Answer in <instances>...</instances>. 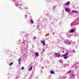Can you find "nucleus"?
Segmentation results:
<instances>
[{
	"mask_svg": "<svg viewBox=\"0 0 79 79\" xmlns=\"http://www.w3.org/2000/svg\"><path fill=\"white\" fill-rule=\"evenodd\" d=\"M37 27H40V26L39 25H37Z\"/></svg>",
	"mask_w": 79,
	"mask_h": 79,
	"instance_id": "6ab92c4d",
	"label": "nucleus"
},
{
	"mask_svg": "<svg viewBox=\"0 0 79 79\" xmlns=\"http://www.w3.org/2000/svg\"><path fill=\"white\" fill-rule=\"evenodd\" d=\"M72 12V13H78V11L76 10H73Z\"/></svg>",
	"mask_w": 79,
	"mask_h": 79,
	"instance_id": "f03ea898",
	"label": "nucleus"
},
{
	"mask_svg": "<svg viewBox=\"0 0 79 79\" xmlns=\"http://www.w3.org/2000/svg\"><path fill=\"white\" fill-rule=\"evenodd\" d=\"M41 43L43 44V46H45V41H41Z\"/></svg>",
	"mask_w": 79,
	"mask_h": 79,
	"instance_id": "f257e3e1",
	"label": "nucleus"
},
{
	"mask_svg": "<svg viewBox=\"0 0 79 79\" xmlns=\"http://www.w3.org/2000/svg\"><path fill=\"white\" fill-rule=\"evenodd\" d=\"M35 56H39V54L38 52H35Z\"/></svg>",
	"mask_w": 79,
	"mask_h": 79,
	"instance_id": "7ed1b4c3",
	"label": "nucleus"
},
{
	"mask_svg": "<svg viewBox=\"0 0 79 79\" xmlns=\"http://www.w3.org/2000/svg\"><path fill=\"white\" fill-rule=\"evenodd\" d=\"M64 59H66L68 58V56H65L64 57Z\"/></svg>",
	"mask_w": 79,
	"mask_h": 79,
	"instance_id": "f8f14e48",
	"label": "nucleus"
},
{
	"mask_svg": "<svg viewBox=\"0 0 79 79\" xmlns=\"http://www.w3.org/2000/svg\"><path fill=\"white\" fill-rule=\"evenodd\" d=\"M36 39V38H35V36H34V39L35 40V39Z\"/></svg>",
	"mask_w": 79,
	"mask_h": 79,
	"instance_id": "f3484780",
	"label": "nucleus"
},
{
	"mask_svg": "<svg viewBox=\"0 0 79 79\" xmlns=\"http://www.w3.org/2000/svg\"><path fill=\"white\" fill-rule=\"evenodd\" d=\"M73 52L75 53V51L73 50Z\"/></svg>",
	"mask_w": 79,
	"mask_h": 79,
	"instance_id": "412c9836",
	"label": "nucleus"
},
{
	"mask_svg": "<svg viewBox=\"0 0 79 79\" xmlns=\"http://www.w3.org/2000/svg\"><path fill=\"white\" fill-rule=\"evenodd\" d=\"M68 73H71V71H69L68 72Z\"/></svg>",
	"mask_w": 79,
	"mask_h": 79,
	"instance_id": "a211bd4d",
	"label": "nucleus"
},
{
	"mask_svg": "<svg viewBox=\"0 0 79 79\" xmlns=\"http://www.w3.org/2000/svg\"><path fill=\"white\" fill-rule=\"evenodd\" d=\"M69 45H70V43H69Z\"/></svg>",
	"mask_w": 79,
	"mask_h": 79,
	"instance_id": "b1692460",
	"label": "nucleus"
},
{
	"mask_svg": "<svg viewBox=\"0 0 79 79\" xmlns=\"http://www.w3.org/2000/svg\"><path fill=\"white\" fill-rule=\"evenodd\" d=\"M53 8H55V6H54L53 7Z\"/></svg>",
	"mask_w": 79,
	"mask_h": 79,
	"instance_id": "aec40b11",
	"label": "nucleus"
},
{
	"mask_svg": "<svg viewBox=\"0 0 79 79\" xmlns=\"http://www.w3.org/2000/svg\"><path fill=\"white\" fill-rule=\"evenodd\" d=\"M68 55V53L67 52L66 53H65L64 55H63V56H67Z\"/></svg>",
	"mask_w": 79,
	"mask_h": 79,
	"instance_id": "423d86ee",
	"label": "nucleus"
},
{
	"mask_svg": "<svg viewBox=\"0 0 79 79\" xmlns=\"http://www.w3.org/2000/svg\"><path fill=\"white\" fill-rule=\"evenodd\" d=\"M60 54H57V56H58V57H59L60 56Z\"/></svg>",
	"mask_w": 79,
	"mask_h": 79,
	"instance_id": "ddd939ff",
	"label": "nucleus"
},
{
	"mask_svg": "<svg viewBox=\"0 0 79 79\" xmlns=\"http://www.w3.org/2000/svg\"><path fill=\"white\" fill-rule=\"evenodd\" d=\"M43 51H44V50Z\"/></svg>",
	"mask_w": 79,
	"mask_h": 79,
	"instance_id": "a878e982",
	"label": "nucleus"
},
{
	"mask_svg": "<svg viewBox=\"0 0 79 79\" xmlns=\"http://www.w3.org/2000/svg\"><path fill=\"white\" fill-rule=\"evenodd\" d=\"M21 61V58H20L19 59V62H20Z\"/></svg>",
	"mask_w": 79,
	"mask_h": 79,
	"instance_id": "6e6552de",
	"label": "nucleus"
},
{
	"mask_svg": "<svg viewBox=\"0 0 79 79\" xmlns=\"http://www.w3.org/2000/svg\"><path fill=\"white\" fill-rule=\"evenodd\" d=\"M50 73H51L52 74H54L55 73V72L51 70V71L50 72Z\"/></svg>",
	"mask_w": 79,
	"mask_h": 79,
	"instance_id": "20e7f679",
	"label": "nucleus"
},
{
	"mask_svg": "<svg viewBox=\"0 0 79 79\" xmlns=\"http://www.w3.org/2000/svg\"><path fill=\"white\" fill-rule=\"evenodd\" d=\"M65 10L66 11H70V10L68 8H66Z\"/></svg>",
	"mask_w": 79,
	"mask_h": 79,
	"instance_id": "0eeeda50",
	"label": "nucleus"
},
{
	"mask_svg": "<svg viewBox=\"0 0 79 79\" xmlns=\"http://www.w3.org/2000/svg\"><path fill=\"white\" fill-rule=\"evenodd\" d=\"M19 64H20V62H19Z\"/></svg>",
	"mask_w": 79,
	"mask_h": 79,
	"instance_id": "5701e85b",
	"label": "nucleus"
},
{
	"mask_svg": "<svg viewBox=\"0 0 79 79\" xmlns=\"http://www.w3.org/2000/svg\"><path fill=\"white\" fill-rule=\"evenodd\" d=\"M70 3V2L69 1L68 2H67L66 4V6H67V5H69V3Z\"/></svg>",
	"mask_w": 79,
	"mask_h": 79,
	"instance_id": "1a4fd4ad",
	"label": "nucleus"
},
{
	"mask_svg": "<svg viewBox=\"0 0 79 79\" xmlns=\"http://www.w3.org/2000/svg\"><path fill=\"white\" fill-rule=\"evenodd\" d=\"M31 23H32V24H33V20H32V19H31Z\"/></svg>",
	"mask_w": 79,
	"mask_h": 79,
	"instance_id": "2eb2a0df",
	"label": "nucleus"
},
{
	"mask_svg": "<svg viewBox=\"0 0 79 79\" xmlns=\"http://www.w3.org/2000/svg\"><path fill=\"white\" fill-rule=\"evenodd\" d=\"M58 54V53H56L55 54V55H56V56H57V55Z\"/></svg>",
	"mask_w": 79,
	"mask_h": 79,
	"instance_id": "4468645a",
	"label": "nucleus"
},
{
	"mask_svg": "<svg viewBox=\"0 0 79 79\" xmlns=\"http://www.w3.org/2000/svg\"><path fill=\"white\" fill-rule=\"evenodd\" d=\"M70 32H74V30H71Z\"/></svg>",
	"mask_w": 79,
	"mask_h": 79,
	"instance_id": "9d476101",
	"label": "nucleus"
},
{
	"mask_svg": "<svg viewBox=\"0 0 79 79\" xmlns=\"http://www.w3.org/2000/svg\"><path fill=\"white\" fill-rule=\"evenodd\" d=\"M72 30H74V29H72Z\"/></svg>",
	"mask_w": 79,
	"mask_h": 79,
	"instance_id": "393cba45",
	"label": "nucleus"
},
{
	"mask_svg": "<svg viewBox=\"0 0 79 79\" xmlns=\"http://www.w3.org/2000/svg\"><path fill=\"white\" fill-rule=\"evenodd\" d=\"M73 76H75V75H72Z\"/></svg>",
	"mask_w": 79,
	"mask_h": 79,
	"instance_id": "4be33fe9",
	"label": "nucleus"
},
{
	"mask_svg": "<svg viewBox=\"0 0 79 79\" xmlns=\"http://www.w3.org/2000/svg\"><path fill=\"white\" fill-rule=\"evenodd\" d=\"M21 69L22 70H23L24 69V67H22Z\"/></svg>",
	"mask_w": 79,
	"mask_h": 79,
	"instance_id": "dca6fc26",
	"label": "nucleus"
},
{
	"mask_svg": "<svg viewBox=\"0 0 79 79\" xmlns=\"http://www.w3.org/2000/svg\"><path fill=\"white\" fill-rule=\"evenodd\" d=\"M13 64V63L12 62L11 63L9 64V66H11V65H12V64Z\"/></svg>",
	"mask_w": 79,
	"mask_h": 79,
	"instance_id": "9b49d317",
	"label": "nucleus"
},
{
	"mask_svg": "<svg viewBox=\"0 0 79 79\" xmlns=\"http://www.w3.org/2000/svg\"><path fill=\"white\" fill-rule=\"evenodd\" d=\"M32 67H31V68L29 69L28 70L29 71H31V70H32Z\"/></svg>",
	"mask_w": 79,
	"mask_h": 79,
	"instance_id": "39448f33",
	"label": "nucleus"
}]
</instances>
